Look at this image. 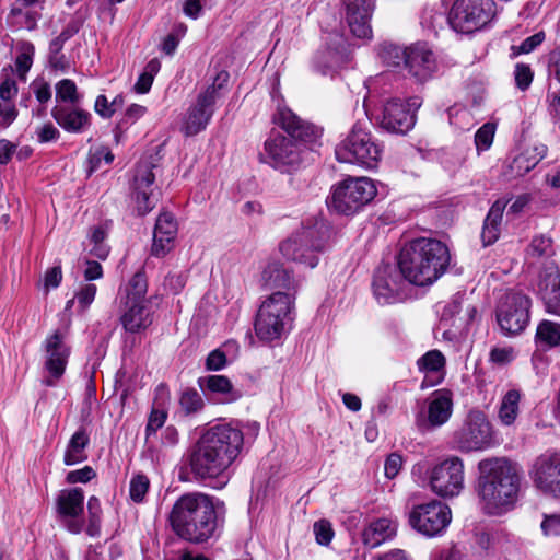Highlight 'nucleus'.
<instances>
[{
    "label": "nucleus",
    "instance_id": "nucleus-38",
    "mask_svg": "<svg viewBox=\"0 0 560 560\" xmlns=\"http://www.w3.org/2000/svg\"><path fill=\"white\" fill-rule=\"evenodd\" d=\"M342 61V50L339 47H328L316 52L313 68L322 75H332Z\"/></svg>",
    "mask_w": 560,
    "mask_h": 560
},
{
    "label": "nucleus",
    "instance_id": "nucleus-20",
    "mask_svg": "<svg viewBox=\"0 0 560 560\" xmlns=\"http://www.w3.org/2000/svg\"><path fill=\"white\" fill-rule=\"evenodd\" d=\"M66 338V331L56 330L44 341L45 368L49 374L45 383L48 386H54L65 373L71 352Z\"/></svg>",
    "mask_w": 560,
    "mask_h": 560
},
{
    "label": "nucleus",
    "instance_id": "nucleus-8",
    "mask_svg": "<svg viewBox=\"0 0 560 560\" xmlns=\"http://www.w3.org/2000/svg\"><path fill=\"white\" fill-rule=\"evenodd\" d=\"M377 194L374 182L369 177H348L331 189L329 206L338 213H357Z\"/></svg>",
    "mask_w": 560,
    "mask_h": 560
},
{
    "label": "nucleus",
    "instance_id": "nucleus-21",
    "mask_svg": "<svg viewBox=\"0 0 560 560\" xmlns=\"http://www.w3.org/2000/svg\"><path fill=\"white\" fill-rule=\"evenodd\" d=\"M400 271L389 265L380 266L373 277L372 292L380 305L395 304L404 299V281Z\"/></svg>",
    "mask_w": 560,
    "mask_h": 560
},
{
    "label": "nucleus",
    "instance_id": "nucleus-41",
    "mask_svg": "<svg viewBox=\"0 0 560 560\" xmlns=\"http://www.w3.org/2000/svg\"><path fill=\"white\" fill-rule=\"evenodd\" d=\"M147 281L143 275L136 273L124 289L125 299L127 304L130 303H143L149 304L145 299L147 294Z\"/></svg>",
    "mask_w": 560,
    "mask_h": 560
},
{
    "label": "nucleus",
    "instance_id": "nucleus-33",
    "mask_svg": "<svg viewBox=\"0 0 560 560\" xmlns=\"http://www.w3.org/2000/svg\"><path fill=\"white\" fill-rule=\"evenodd\" d=\"M524 393L516 386L504 389L498 405V420L503 427H512L521 413Z\"/></svg>",
    "mask_w": 560,
    "mask_h": 560
},
{
    "label": "nucleus",
    "instance_id": "nucleus-6",
    "mask_svg": "<svg viewBox=\"0 0 560 560\" xmlns=\"http://www.w3.org/2000/svg\"><path fill=\"white\" fill-rule=\"evenodd\" d=\"M295 296L292 292L277 291L260 304L255 318V334L264 342L279 341L291 330L294 319Z\"/></svg>",
    "mask_w": 560,
    "mask_h": 560
},
{
    "label": "nucleus",
    "instance_id": "nucleus-19",
    "mask_svg": "<svg viewBox=\"0 0 560 560\" xmlns=\"http://www.w3.org/2000/svg\"><path fill=\"white\" fill-rule=\"evenodd\" d=\"M298 140L281 133H271L264 143V150L260 153L261 161L275 168L298 163L301 153Z\"/></svg>",
    "mask_w": 560,
    "mask_h": 560
},
{
    "label": "nucleus",
    "instance_id": "nucleus-43",
    "mask_svg": "<svg viewBox=\"0 0 560 560\" xmlns=\"http://www.w3.org/2000/svg\"><path fill=\"white\" fill-rule=\"evenodd\" d=\"M377 56L387 67H399L405 60V48L392 43H383L378 46Z\"/></svg>",
    "mask_w": 560,
    "mask_h": 560
},
{
    "label": "nucleus",
    "instance_id": "nucleus-12",
    "mask_svg": "<svg viewBox=\"0 0 560 560\" xmlns=\"http://www.w3.org/2000/svg\"><path fill=\"white\" fill-rule=\"evenodd\" d=\"M527 475L542 495L560 499V451L547 450L528 464Z\"/></svg>",
    "mask_w": 560,
    "mask_h": 560
},
{
    "label": "nucleus",
    "instance_id": "nucleus-46",
    "mask_svg": "<svg viewBox=\"0 0 560 560\" xmlns=\"http://www.w3.org/2000/svg\"><path fill=\"white\" fill-rule=\"evenodd\" d=\"M89 523L86 526V534L95 537L101 530L102 508L101 502L96 497H91L88 501Z\"/></svg>",
    "mask_w": 560,
    "mask_h": 560
},
{
    "label": "nucleus",
    "instance_id": "nucleus-25",
    "mask_svg": "<svg viewBox=\"0 0 560 560\" xmlns=\"http://www.w3.org/2000/svg\"><path fill=\"white\" fill-rule=\"evenodd\" d=\"M341 2L351 33L358 38H371V19L375 9V0H341Z\"/></svg>",
    "mask_w": 560,
    "mask_h": 560
},
{
    "label": "nucleus",
    "instance_id": "nucleus-27",
    "mask_svg": "<svg viewBox=\"0 0 560 560\" xmlns=\"http://www.w3.org/2000/svg\"><path fill=\"white\" fill-rule=\"evenodd\" d=\"M198 385L209 400L218 404H231L242 397V393L225 375L215 374L200 377Z\"/></svg>",
    "mask_w": 560,
    "mask_h": 560
},
{
    "label": "nucleus",
    "instance_id": "nucleus-61",
    "mask_svg": "<svg viewBox=\"0 0 560 560\" xmlns=\"http://www.w3.org/2000/svg\"><path fill=\"white\" fill-rule=\"evenodd\" d=\"M147 113V107L139 105V104H131L127 107L124 118L119 122L120 126L124 125H133L137 122L140 118H142Z\"/></svg>",
    "mask_w": 560,
    "mask_h": 560
},
{
    "label": "nucleus",
    "instance_id": "nucleus-14",
    "mask_svg": "<svg viewBox=\"0 0 560 560\" xmlns=\"http://www.w3.org/2000/svg\"><path fill=\"white\" fill-rule=\"evenodd\" d=\"M422 100L419 96L409 98L393 97L387 100L378 116L383 129L404 135L411 130L416 124V113L420 108Z\"/></svg>",
    "mask_w": 560,
    "mask_h": 560
},
{
    "label": "nucleus",
    "instance_id": "nucleus-18",
    "mask_svg": "<svg viewBox=\"0 0 560 560\" xmlns=\"http://www.w3.org/2000/svg\"><path fill=\"white\" fill-rule=\"evenodd\" d=\"M84 493L80 488L61 490L56 499V512L60 524L72 534L83 530L82 513Z\"/></svg>",
    "mask_w": 560,
    "mask_h": 560
},
{
    "label": "nucleus",
    "instance_id": "nucleus-10",
    "mask_svg": "<svg viewBox=\"0 0 560 560\" xmlns=\"http://www.w3.org/2000/svg\"><path fill=\"white\" fill-rule=\"evenodd\" d=\"M532 300L520 291H511L498 302L495 310L497 323L506 336L521 334L530 320Z\"/></svg>",
    "mask_w": 560,
    "mask_h": 560
},
{
    "label": "nucleus",
    "instance_id": "nucleus-5",
    "mask_svg": "<svg viewBox=\"0 0 560 560\" xmlns=\"http://www.w3.org/2000/svg\"><path fill=\"white\" fill-rule=\"evenodd\" d=\"M329 240V230L323 219L310 218L283 238L278 249L282 258L304 268L314 269L320 261Z\"/></svg>",
    "mask_w": 560,
    "mask_h": 560
},
{
    "label": "nucleus",
    "instance_id": "nucleus-29",
    "mask_svg": "<svg viewBox=\"0 0 560 560\" xmlns=\"http://www.w3.org/2000/svg\"><path fill=\"white\" fill-rule=\"evenodd\" d=\"M397 521L392 517H378L371 521L362 530L364 546L376 548L393 539L397 534Z\"/></svg>",
    "mask_w": 560,
    "mask_h": 560
},
{
    "label": "nucleus",
    "instance_id": "nucleus-42",
    "mask_svg": "<svg viewBox=\"0 0 560 560\" xmlns=\"http://www.w3.org/2000/svg\"><path fill=\"white\" fill-rule=\"evenodd\" d=\"M107 232L103 226H95L91 230L88 240V248L91 255L100 259L108 256L109 247L105 243Z\"/></svg>",
    "mask_w": 560,
    "mask_h": 560
},
{
    "label": "nucleus",
    "instance_id": "nucleus-28",
    "mask_svg": "<svg viewBox=\"0 0 560 560\" xmlns=\"http://www.w3.org/2000/svg\"><path fill=\"white\" fill-rule=\"evenodd\" d=\"M538 289L546 311L560 316V271L555 264L548 265L539 276Z\"/></svg>",
    "mask_w": 560,
    "mask_h": 560
},
{
    "label": "nucleus",
    "instance_id": "nucleus-48",
    "mask_svg": "<svg viewBox=\"0 0 560 560\" xmlns=\"http://www.w3.org/2000/svg\"><path fill=\"white\" fill-rule=\"evenodd\" d=\"M150 488V480L143 474H136L131 477L129 482V495L130 499L140 503L144 500L145 494Z\"/></svg>",
    "mask_w": 560,
    "mask_h": 560
},
{
    "label": "nucleus",
    "instance_id": "nucleus-32",
    "mask_svg": "<svg viewBox=\"0 0 560 560\" xmlns=\"http://www.w3.org/2000/svg\"><path fill=\"white\" fill-rule=\"evenodd\" d=\"M547 153V147L535 144L523 149L516 154L504 173L509 178L520 177L533 170Z\"/></svg>",
    "mask_w": 560,
    "mask_h": 560
},
{
    "label": "nucleus",
    "instance_id": "nucleus-51",
    "mask_svg": "<svg viewBox=\"0 0 560 560\" xmlns=\"http://www.w3.org/2000/svg\"><path fill=\"white\" fill-rule=\"evenodd\" d=\"M167 419V411L163 406V401L159 402L158 407H153L151 413L148 419V424L145 428L147 438L151 434H154L159 429H161Z\"/></svg>",
    "mask_w": 560,
    "mask_h": 560
},
{
    "label": "nucleus",
    "instance_id": "nucleus-50",
    "mask_svg": "<svg viewBox=\"0 0 560 560\" xmlns=\"http://www.w3.org/2000/svg\"><path fill=\"white\" fill-rule=\"evenodd\" d=\"M179 404L186 413L198 412L205 406L201 395L196 389L183 392Z\"/></svg>",
    "mask_w": 560,
    "mask_h": 560
},
{
    "label": "nucleus",
    "instance_id": "nucleus-31",
    "mask_svg": "<svg viewBox=\"0 0 560 560\" xmlns=\"http://www.w3.org/2000/svg\"><path fill=\"white\" fill-rule=\"evenodd\" d=\"M261 281L266 287L285 289L287 292L296 288L293 271L276 259L266 261L261 270Z\"/></svg>",
    "mask_w": 560,
    "mask_h": 560
},
{
    "label": "nucleus",
    "instance_id": "nucleus-15",
    "mask_svg": "<svg viewBox=\"0 0 560 560\" xmlns=\"http://www.w3.org/2000/svg\"><path fill=\"white\" fill-rule=\"evenodd\" d=\"M465 467L457 456H450L436 464L430 472L431 490L442 498L459 495L464 489Z\"/></svg>",
    "mask_w": 560,
    "mask_h": 560
},
{
    "label": "nucleus",
    "instance_id": "nucleus-23",
    "mask_svg": "<svg viewBox=\"0 0 560 560\" xmlns=\"http://www.w3.org/2000/svg\"><path fill=\"white\" fill-rule=\"evenodd\" d=\"M155 176L149 165H139L133 176L131 186V207L138 215H145L156 205V196L154 194Z\"/></svg>",
    "mask_w": 560,
    "mask_h": 560
},
{
    "label": "nucleus",
    "instance_id": "nucleus-11",
    "mask_svg": "<svg viewBox=\"0 0 560 560\" xmlns=\"http://www.w3.org/2000/svg\"><path fill=\"white\" fill-rule=\"evenodd\" d=\"M492 439V425L479 409L469 410L462 427L453 433V443L462 452L486 450L491 446Z\"/></svg>",
    "mask_w": 560,
    "mask_h": 560
},
{
    "label": "nucleus",
    "instance_id": "nucleus-45",
    "mask_svg": "<svg viewBox=\"0 0 560 560\" xmlns=\"http://www.w3.org/2000/svg\"><path fill=\"white\" fill-rule=\"evenodd\" d=\"M37 15L31 11H24L22 8L14 7L8 15V23L19 28L34 30Z\"/></svg>",
    "mask_w": 560,
    "mask_h": 560
},
{
    "label": "nucleus",
    "instance_id": "nucleus-9",
    "mask_svg": "<svg viewBox=\"0 0 560 560\" xmlns=\"http://www.w3.org/2000/svg\"><path fill=\"white\" fill-rule=\"evenodd\" d=\"M494 15L493 0H455L447 21L455 32L470 34L481 30Z\"/></svg>",
    "mask_w": 560,
    "mask_h": 560
},
{
    "label": "nucleus",
    "instance_id": "nucleus-37",
    "mask_svg": "<svg viewBox=\"0 0 560 560\" xmlns=\"http://www.w3.org/2000/svg\"><path fill=\"white\" fill-rule=\"evenodd\" d=\"M508 203L509 201L499 199L491 206L481 232V238L485 245H491L499 238L501 221Z\"/></svg>",
    "mask_w": 560,
    "mask_h": 560
},
{
    "label": "nucleus",
    "instance_id": "nucleus-36",
    "mask_svg": "<svg viewBox=\"0 0 560 560\" xmlns=\"http://www.w3.org/2000/svg\"><path fill=\"white\" fill-rule=\"evenodd\" d=\"M125 312L121 315L124 328L130 332H139L152 324V314L149 304L125 302Z\"/></svg>",
    "mask_w": 560,
    "mask_h": 560
},
{
    "label": "nucleus",
    "instance_id": "nucleus-47",
    "mask_svg": "<svg viewBox=\"0 0 560 560\" xmlns=\"http://www.w3.org/2000/svg\"><path fill=\"white\" fill-rule=\"evenodd\" d=\"M35 54V48L31 43H24L21 45L20 54L15 60V67L18 75L21 80L25 81L26 73L31 69L33 65V57Z\"/></svg>",
    "mask_w": 560,
    "mask_h": 560
},
{
    "label": "nucleus",
    "instance_id": "nucleus-7",
    "mask_svg": "<svg viewBox=\"0 0 560 560\" xmlns=\"http://www.w3.org/2000/svg\"><path fill=\"white\" fill-rule=\"evenodd\" d=\"M336 159L366 170L376 168L383 154L382 144L374 138L365 122H357L335 149Z\"/></svg>",
    "mask_w": 560,
    "mask_h": 560
},
{
    "label": "nucleus",
    "instance_id": "nucleus-1",
    "mask_svg": "<svg viewBox=\"0 0 560 560\" xmlns=\"http://www.w3.org/2000/svg\"><path fill=\"white\" fill-rule=\"evenodd\" d=\"M244 434L237 422L218 423L207 429L194 446L189 465L200 478H217L242 453Z\"/></svg>",
    "mask_w": 560,
    "mask_h": 560
},
{
    "label": "nucleus",
    "instance_id": "nucleus-24",
    "mask_svg": "<svg viewBox=\"0 0 560 560\" xmlns=\"http://www.w3.org/2000/svg\"><path fill=\"white\" fill-rule=\"evenodd\" d=\"M276 125L280 126L292 138L312 144L322 136V130L314 125L303 121L289 107L277 100V110L273 116Z\"/></svg>",
    "mask_w": 560,
    "mask_h": 560
},
{
    "label": "nucleus",
    "instance_id": "nucleus-16",
    "mask_svg": "<svg viewBox=\"0 0 560 560\" xmlns=\"http://www.w3.org/2000/svg\"><path fill=\"white\" fill-rule=\"evenodd\" d=\"M454 409L453 394L442 388L430 394L424 407L416 415V424L421 430L441 428L451 419Z\"/></svg>",
    "mask_w": 560,
    "mask_h": 560
},
{
    "label": "nucleus",
    "instance_id": "nucleus-3",
    "mask_svg": "<svg viewBox=\"0 0 560 560\" xmlns=\"http://www.w3.org/2000/svg\"><path fill=\"white\" fill-rule=\"evenodd\" d=\"M220 506L219 500L202 492L183 494L171 511V525L186 540L205 541L214 534Z\"/></svg>",
    "mask_w": 560,
    "mask_h": 560
},
{
    "label": "nucleus",
    "instance_id": "nucleus-53",
    "mask_svg": "<svg viewBox=\"0 0 560 560\" xmlns=\"http://www.w3.org/2000/svg\"><path fill=\"white\" fill-rule=\"evenodd\" d=\"M546 35L542 31L535 33L534 35L527 37L524 39L518 46L513 45L512 46V54L513 56H518L522 54H529L534 51L538 46L542 44L545 40Z\"/></svg>",
    "mask_w": 560,
    "mask_h": 560
},
{
    "label": "nucleus",
    "instance_id": "nucleus-34",
    "mask_svg": "<svg viewBox=\"0 0 560 560\" xmlns=\"http://www.w3.org/2000/svg\"><path fill=\"white\" fill-rule=\"evenodd\" d=\"M52 117L68 132H84L91 125V114L81 108L56 107Z\"/></svg>",
    "mask_w": 560,
    "mask_h": 560
},
{
    "label": "nucleus",
    "instance_id": "nucleus-63",
    "mask_svg": "<svg viewBox=\"0 0 560 560\" xmlns=\"http://www.w3.org/2000/svg\"><path fill=\"white\" fill-rule=\"evenodd\" d=\"M490 359L498 364H506L515 359V352L511 347H498L491 350Z\"/></svg>",
    "mask_w": 560,
    "mask_h": 560
},
{
    "label": "nucleus",
    "instance_id": "nucleus-55",
    "mask_svg": "<svg viewBox=\"0 0 560 560\" xmlns=\"http://www.w3.org/2000/svg\"><path fill=\"white\" fill-rule=\"evenodd\" d=\"M19 110L14 102H0V129H7L16 119Z\"/></svg>",
    "mask_w": 560,
    "mask_h": 560
},
{
    "label": "nucleus",
    "instance_id": "nucleus-17",
    "mask_svg": "<svg viewBox=\"0 0 560 560\" xmlns=\"http://www.w3.org/2000/svg\"><path fill=\"white\" fill-rule=\"evenodd\" d=\"M217 86L213 83L201 92L188 107L180 122V131L191 137L205 130L213 115Z\"/></svg>",
    "mask_w": 560,
    "mask_h": 560
},
{
    "label": "nucleus",
    "instance_id": "nucleus-54",
    "mask_svg": "<svg viewBox=\"0 0 560 560\" xmlns=\"http://www.w3.org/2000/svg\"><path fill=\"white\" fill-rule=\"evenodd\" d=\"M540 529L545 537L560 536V513L544 514Z\"/></svg>",
    "mask_w": 560,
    "mask_h": 560
},
{
    "label": "nucleus",
    "instance_id": "nucleus-56",
    "mask_svg": "<svg viewBox=\"0 0 560 560\" xmlns=\"http://www.w3.org/2000/svg\"><path fill=\"white\" fill-rule=\"evenodd\" d=\"M229 363L225 351L221 348L212 350L206 359V369L209 371H220Z\"/></svg>",
    "mask_w": 560,
    "mask_h": 560
},
{
    "label": "nucleus",
    "instance_id": "nucleus-2",
    "mask_svg": "<svg viewBox=\"0 0 560 560\" xmlns=\"http://www.w3.org/2000/svg\"><path fill=\"white\" fill-rule=\"evenodd\" d=\"M478 498L480 509L488 515L502 516L511 512L518 500L521 470L504 457L479 462Z\"/></svg>",
    "mask_w": 560,
    "mask_h": 560
},
{
    "label": "nucleus",
    "instance_id": "nucleus-59",
    "mask_svg": "<svg viewBox=\"0 0 560 560\" xmlns=\"http://www.w3.org/2000/svg\"><path fill=\"white\" fill-rule=\"evenodd\" d=\"M96 291V285L92 283L81 287L79 292L75 294V299L82 310L88 308L93 303Z\"/></svg>",
    "mask_w": 560,
    "mask_h": 560
},
{
    "label": "nucleus",
    "instance_id": "nucleus-62",
    "mask_svg": "<svg viewBox=\"0 0 560 560\" xmlns=\"http://www.w3.org/2000/svg\"><path fill=\"white\" fill-rule=\"evenodd\" d=\"M62 280V271L60 266H54L46 270L44 275V289L46 292L59 287Z\"/></svg>",
    "mask_w": 560,
    "mask_h": 560
},
{
    "label": "nucleus",
    "instance_id": "nucleus-22",
    "mask_svg": "<svg viewBox=\"0 0 560 560\" xmlns=\"http://www.w3.org/2000/svg\"><path fill=\"white\" fill-rule=\"evenodd\" d=\"M404 66L410 78L418 83L429 81L438 70L435 55L425 43L405 47Z\"/></svg>",
    "mask_w": 560,
    "mask_h": 560
},
{
    "label": "nucleus",
    "instance_id": "nucleus-40",
    "mask_svg": "<svg viewBox=\"0 0 560 560\" xmlns=\"http://www.w3.org/2000/svg\"><path fill=\"white\" fill-rule=\"evenodd\" d=\"M535 342L544 350L560 347V324L548 319L541 320L536 329Z\"/></svg>",
    "mask_w": 560,
    "mask_h": 560
},
{
    "label": "nucleus",
    "instance_id": "nucleus-44",
    "mask_svg": "<svg viewBox=\"0 0 560 560\" xmlns=\"http://www.w3.org/2000/svg\"><path fill=\"white\" fill-rule=\"evenodd\" d=\"M114 161V154L108 147L95 145L90 149L89 153V171L93 173L103 166L109 165Z\"/></svg>",
    "mask_w": 560,
    "mask_h": 560
},
{
    "label": "nucleus",
    "instance_id": "nucleus-26",
    "mask_svg": "<svg viewBox=\"0 0 560 560\" xmlns=\"http://www.w3.org/2000/svg\"><path fill=\"white\" fill-rule=\"evenodd\" d=\"M178 226L173 214L161 213L155 223L151 254L155 257H165L175 246Z\"/></svg>",
    "mask_w": 560,
    "mask_h": 560
},
{
    "label": "nucleus",
    "instance_id": "nucleus-30",
    "mask_svg": "<svg viewBox=\"0 0 560 560\" xmlns=\"http://www.w3.org/2000/svg\"><path fill=\"white\" fill-rule=\"evenodd\" d=\"M419 372L424 375L421 387L440 384L445 375V357L439 350H430L417 360Z\"/></svg>",
    "mask_w": 560,
    "mask_h": 560
},
{
    "label": "nucleus",
    "instance_id": "nucleus-52",
    "mask_svg": "<svg viewBox=\"0 0 560 560\" xmlns=\"http://www.w3.org/2000/svg\"><path fill=\"white\" fill-rule=\"evenodd\" d=\"M56 94L57 98L63 102L77 103L80 100L75 83L69 79H63L57 83Z\"/></svg>",
    "mask_w": 560,
    "mask_h": 560
},
{
    "label": "nucleus",
    "instance_id": "nucleus-57",
    "mask_svg": "<svg viewBox=\"0 0 560 560\" xmlns=\"http://www.w3.org/2000/svg\"><path fill=\"white\" fill-rule=\"evenodd\" d=\"M514 77L517 88L524 91L530 85L534 73L529 66L517 63L514 70Z\"/></svg>",
    "mask_w": 560,
    "mask_h": 560
},
{
    "label": "nucleus",
    "instance_id": "nucleus-4",
    "mask_svg": "<svg viewBox=\"0 0 560 560\" xmlns=\"http://www.w3.org/2000/svg\"><path fill=\"white\" fill-rule=\"evenodd\" d=\"M448 264V248L434 238L413 240L402 247L398 256V268L404 279L419 287L435 282Z\"/></svg>",
    "mask_w": 560,
    "mask_h": 560
},
{
    "label": "nucleus",
    "instance_id": "nucleus-58",
    "mask_svg": "<svg viewBox=\"0 0 560 560\" xmlns=\"http://www.w3.org/2000/svg\"><path fill=\"white\" fill-rule=\"evenodd\" d=\"M314 534L316 537V541L320 545H328L332 537L334 530L328 521L320 520L314 524Z\"/></svg>",
    "mask_w": 560,
    "mask_h": 560
},
{
    "label": "nucleus",
    "instance_id": "nucleus-39",
    "mask_svg": "<svg viewBox=\"0 0 560 560\" xmlns=\"http://www.w3.org/2000/svg\"><path fill=\"white\" fill-rule=\"evenodd\" d=\"M89 442L90 438L84 429L75 431L67 444L63 463L72 466L84 462L88 458L85 450Z\"/></svg>",
    "mask_w": 560,
    "mask_h": 560
},
{
    "label": "nucleus",
    "instance_id": "nucleus-49",
    "mask_svg": "<svg viewBox=\"0 0 560 560\" xmlns=\"http://www.w3.org/2000/svg\"><path fill=\"white\" fill-rule=\"evenodd\" d=\"M497 126L493 122H486L482 125L475 135V144L478 154L491 148Z\"/></svg>",
    "mask_w": 560,
    "mask_h": 560
},
{
    "label": "nucleus",
    "instance_id": "nucleus-60",
    "mask_svg": "<svg viewBox=\"0 0 560 560\" xmlns=\"http://www.w3.org/2000/svg\"><path fill=\"white\" fill-rule=\"evenodd\" d=\"M72 36V33L69 31L62 32L57 38L51 40L50 43V63L55 68L61 67L59 63L58 54L62 48L63 43Z\"/></svg>",
    "mask_w": 560,
    "mask_h": 560
},
{
    "label": "nucleus",
    "instance_id": "nucleus-13",
    "mask_svg": "<svg viewBox=\"0 0 560 560\" xmlns=\"http://www.w3.org/2000/svg\"><path fill=\"white\" fill-rule=\"evenodd\" d=\"M409 525L427 537H435L445 532L452 522V511L445 503L431 500L415 505L408 515Z\"/></svg>",
    "mask_w": 560,
    "mask_h": 560
},
{
    "label": "nucleus",
    "instance_id": "nucleus-35",
    "mask_svg": "<svg viewBox=\"0 0 560 560\" xmlns=\"http://www.w3.org/2000/svg\"><path fill=\"white\" fill-rule=\"evenodd\" d=\"M553 255L552 240L544 234L536 235L532 238L525 252V262L529 267H546L552 261L549 258Z\"/></svg>",
    "mask_w": 560,
    "mask_h": 560
},
{
    "label": "nucleus",
    "instance_id": "nucleus-64",
    "mask_svg": "<svg viewBox=\"0 0 560 560\" xmlns=\"http://www.w3.org/2000/svg\"><path fill=\"white\" fill-rule=\"evenodd\" d=\"M372 560H412V558L406 550L394 548L375 555Z\"/></svg>",
    "mask_w": 560,
    "mask_h": 560
}]
</instances>
